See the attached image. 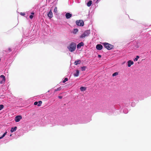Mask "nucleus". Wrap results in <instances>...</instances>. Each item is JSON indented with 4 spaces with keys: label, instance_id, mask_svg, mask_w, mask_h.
<instances>
[{
    "label": "nucleus",
    "instance_id": "1",
    "mask_svg": "<svg viewBox=\"0 0 151 151\" xmlns=\"http://www.w3.org/2000/svg\"><path fill=\"white\" fill-rule=\"evenodd\" d=\"M76 48V44L75 42H71L69 46L68 47V48L69 51L73 52L75 50Z\"/></svg>",
    "mask_w": 151,
    "mask_h": 151
},
{
    "label": "nucleus",
    "instance_id": "2",
    "mask_svg": "<svg viewBox=\"0 0 151 151\" xmlns=\"http://www.w3.org/2000/svg\"><path fill=\"white\" fill-rule=\"evenodd\" d=\"M90 33V30H87L85 31L81 36H80V38H84L86 37H87L89 35Z\"/></svg>",
    "mask_w": 151,
    "mask_h": 151
},
{
    "label": "nucleus",
    "instance_id": "3",
    "mask_svg": "<svg viewBox=\"0 0 151 151\" xmlns=\"http://www.w3.org/2000/svg\"><path fill=\"white\" fill-rule=\"evenodd\" d=\"M103 45H104L105 48L108 50H111L114 47L113 45L107 43H103Z\"/></svg>",
    "mask_w": 151,
    "mask_h": 151
},
{
    "label": "nucleus",
    "instance_id": "4",
    "mask_svg": "<svg viewBox=\"0 0 151 151\" xmlns=\"http://www.w3.org/2000/svg\"><path fill=\"white\" fill-rule=\"evenodd\" d=\"M76 23L77 25L80 26H83L84 24L83 21L80 20L76 21Z\"/></svg>",
    "mask_w": 151,
    "mask_h": 151
},
{
    "label": "nucleus",
    "instance_id": "5",
    "mask_svg": "<svg viewBox=\"0 0 151 151\" xmlns=\"http://www.w3.org/2000/svg\"><path fill=\"white\" fill-rule=\"evenodd\" d=\"M5 78L3 75H1L0 76V83L3 84L5 83Z\"/></svg>",
    "mask_w": 151,
    "mask_h": 151
},
{
    "label": "nucleus",
    "instance_id": "6",
    "mask_svg": "<svg viewBox=\"0 0 151 151\" xmlns=\"http://www.w3.org/2000/svg\"><path fill=\"white\" fill-rule=\"evenodd\" d=\"M22 118V117L21 116H17L15 118V121L16 122H19Z\"/></svg>",
    "mask_w": 151,
    "mask_h": 151
},
{
    "label": "nucleus",
    "instance_id": "7",
    "mask_svg": "<svg viewBox=\"0 0 151 151\" xmlns=\"http://www.w3.org/2000/svg\"><path fill=\"white\" fill-rule=\"evenodd\" d=\"M103 46L101 44H98L96 46V48L99 50H101L102 49Z\"/></svg>",
    "mask_w": 151,
    "mask_h": 151
},
{
    "label": "nucleus",
    "instance_id": "8",
    "mask_svg": "<svg viewBox=\"0 0 151 151\" xmlns=\"http://www.w3.org/2000/svg\"><path fill=\"white\" fill-rule=\"evenodd\" d=\"M127 66L128 67H130L131 65L134 64V62L133 61H132L131 60H129L127 62Z\"/></svg>",
    "mask_w": 151,
    "mask_h": 151
},
{
    "label": "nucleus",
    "instance_id": "9",
    "mask_svg": "<svg viewBox=\"0 0 151 151\" xmlns=\"http://www.w3.org/2000/svg\"><path fill=\"white\" fill-rule=\"evenodd\" d=\"M72 14L69 13H67L65 14V17L66 19H68L71 17Z\"/></svg>",
    "mask_w": 151,
    "mask_h": 151
},
{
    "label": "nucleus",
    "instance_id": "10",
    "mask_svg": "<svg viewBox=\"0 0 151 151\" xmlns=\"http://www.w3.org/2000/svg\"><path fill=\"white\" fill-rule=\"evenodd\" d=\"M84 45V43L83 42H81L79 43L77 45V48L78 49H80L81 46H83Z\"/></svg>",
    "mask_w": 151,
    "mask_h": 151
},
{
    "label": "nucleus",
    "instance_id": "11",
    "mask_svg": "<svg viewBox=\"0 0 151 151\" xmlns=\"http://www.w3.org/2000/svg\"><path fill=\"white\" fill-rule=\"evenodd\" d=\"M47 15L49 17H50V18H51L53 16H52V12L51 10H50V11L47 14Z\"/></svg>",
    "mask_w": 151,
    "mask_h": 151
},
{
    "label": "nucleus",
    "instance_id": "12",
    "mask_svg": "<svg viewBox=\"0 0 151 151\" xmlns=\"http://www.w3.org/2000/svg\"><path fill=\"white\" fill-rule=\"evenodd\" d=\"M81 62V61L80 60H78L77 61H76L74 63V64L75 65H77L78 64H80Z\"/></svg>",
    "mask_w": 151,
    "mask_h": 151
},
{
    "label": "nucleus",
    "instance_id": "13",
    "mask_svg": "<svg viewBox=\"0 0 151 151\" xmlns=\"http://www.w3.org/2000/svg\"><path fill=\"white\" fill-rule=\"evenodd\" d=\"M17 129V127H12L11 128L10 132H13L15 131Z\"/></svg>",
    "mask_w": 151,
    "mask_h": 151
},
{
    "label": "nucleus",
    "instance_id": "14",
    "mask_svg": "<svg viewBox=\"0 0 151 151\" xmlns=\"http://www.w3.org/2000/svg\"><path fill=\"white\" fill-rule=\"evenodd\" d=\"M79 74V71L77 70H76V73L74 74V76L75 77H77L78 76Z\"/></svg>",
    "mask_w": 151,
    "mask_h": 151
},
{
    "label": "nucleus",
    "instance_id": "15",
    "mask_svg": "<svg viewBox=\"0 0 151 151\" xmlns=\"http://www.w3.org/2000/svg\"><path fill=\"white\" fill-rule=\"evenodd\" d=\"M92 1H90L87 3V5L88 6H90L92 4Z\"/></svg>",
    "mask_w": 151,
    "mask_h": 151
},
{
    "label": "nucleus",
    "instance_id": "16",
    "mask_svg": "<svg viewBox=\"0 0 151 151\" xmlns=\"http://www.w3.org/2000/svg\"><path fill=\"white\" fill-rule=\"evenodd\" d=\"M80 89L81 91H85L86 90V88L84 87H81Z\"/></svg>",
    "mask_w": 151,
    "mask_h": 151
},
{
    "label": "nucleus",
    "instance_id": "17",
    "mask_svg": "<svg viewBox=\"0 0 151 151\" xmlns=\"http://www.w3.org/2000/svg\"><path fill=\"white\" fill-rule=\"evenodd\" d=\"M7 133V132H5L4 134H3V135L0 137V139L2 138H3L5 136V135L6 134V133Z\"/></svg>",
    "mask_w": 151,
    "mask_h": 151
},
{
    "label": "nucleus",
    "instance_id": "18",
    "mask_svg": "<svg viewBox=\"0 0 151 151\" xmlns=\"http://www.w3.org/2000/svg\"><path fill=\"white\" fill-rule=\"evenodd\" d=\"M38 102V104H37V106H41V104L42 103V101H40Z\"/></svg>",
    "mask_w": 151,
    "mask_h": 151
},
{
    "label": "nucleus",
    "instance_id": "19",
    "mask_svg": "<svg viewBox=\"0 0 151 151\" xmlns=\"http://www.w3.org/2000/svg\"><path fill=\"white\" fill-rule=\"evenodd\" d=\"M118 73H119L118 72H115L112 74V76H116L118 75Z\"/></svg>",
    "mask_w": 151,
    "mask_h": 151
},
{
    "label": "nucleus",
    "instance_id": "20",
    "mask_svg": "<svg viewBox=\"0 0 151 151\" xmlns=\"http://www.w3.org/2000/svg\"><path fill=\"white\" fill-rule=\"evenodd\" d=\"M86 66H83L82 67H81V70L82 71H84L85 70L86 68Z\"/></svg>",
    "mask_w": 151,
    "mask_h": 151
},
{
    "label": "nucleus",
    "instance_id": "21",
    "mask_svg": "<svg viewBox=\"0 0 151 151\" xmlns=\"http://www.w3.org/2000/svg\"><path fill=\"white\" fill-rule=\"evenodd\" d=\"M139 56H137L134 59V61H137L138 60V58H139Z\"/></svg>",
    "mask_w": 151,
    "mask_h": 151
},
{
    "label": "nucleus",
    "instance_id": "22",
    "mask_svg": "<svg viewBox=\"0 0 151 151\" xmlns=\"http://www.w3.org/2000/svg\"><path fill=\"white\" fill-rule=\"evenodd\" d=\"M68 81V78H65L64 80L63 81V83H65L66 81Z\"/></svg>",
    "mask_w": 151,
    "mask_h": 151
},
{
    "label": "nucleus",
    "instance_id": "23",
    "mask_svg": "<svg viewBox=\"0 0 151 151\" xmlns=\"http://www.w3.org/2000/svg\"><path fill=\"white\" fill-rule=\"evenodd\" d=\"M4 105H0V110H2L4 108Z\"/></svg>",
    "mask_w": 151,
    "mask_h": 151
},
{
    "label": "nucleus",
    "instance_id": "24",
    "mask_svg": "<svg viewBox=\"0 0 151 151\" xmlns=\"http://www.w3.org/2000/svg\"><path fill=\"white\" fill-rule=\"evenodd\" d=\"M61 89V88L60 87L58 88H57V89H55V91H59Z\"/></svg>",
    "mask_w": 151,
    "mask_h": 151
},
{
    "label": "nucleus",
    "instance_id": "25",
    "mask_svg": "<svg viewBox=\"0 0 151 151\" xmlns=\"http://www.w3.org/2000/svg\"><path fill=\"white\" fill-rule=\"evenodd\" d=\"M57 7H55V9H54V12L56 13L57 12Z\"/></svg>",
    "mask_w": 151,
    "mask_h": 151
},
{
    "label": "nucleus",
    "instance_id": "26",
    "mask_svg": "<svg viewBox=\"0 0 151 151\" xmlns=\"http://www.w3.org/2000/svg\"><path fill=\"white\" fill-rule=\"evenodd\" d=\"M74 32L76 33L78 31V29H74Z\"/></svg>",
    "mask_w": 151,
    "mask_h": 151
},
{
    "label": "nucleus",
    "instance_id": "27",
    "mask_svg": "<svg viewBox=\"0 0 151 151\" xmlns=\"http://www.w3.org/2000/svg\"><path fill=\"white\" fill-rule=\"evenodd\" d=\"M38 104V102L37 101H35L34 103V105H37Z\"/></svg>",
    "mask_w": 151,
    "mask_h": 151
},
{
    "label": "nucleus",
    "instance_id": "28",
    "mask_svg": "<svg viewBox=\"0 0 151 151\" xmlns=\"http://www.w3.org/2000/svg\"><path fill=\"white\" fill-rule=\"evenodd\" d=\"M8 51L9 52H11L12 51V50L11 48H9L8 49Z\"/></svg>",
    "mask_w": 151,
    "mask_h": 151
},
{
    "label": "nucleus",
    "instance_id": "29",
    "mask_svg": "<svg viewBox=\"0 0 151 151\" xmlns=\"http://www.w3.org/2000/svg\"><path fill=\"white\" fill-rule=\"evenodd\" d=\"M20 14L24 16L25 14L24 13L21 12L20 13Z\"/></svg>",
    "mask_w": 151,
    "mask_h": 151
},
{
    "label": "nucleus",
    "instance_id": "30",
    "mask_svg": "<svg viewBox=\"0 0 151 151\" xmlns=\"http://www.w3.org/2000/svg\"><path fill=\"white\" fill-rule=\"evenodd\" d=\"M29 18L30 19H32L33 17V16L32 15H30L29 16Z\"/></svg>",
    "mask_w": 151,
    "mask_h": 151
},
{
    "label": "nucleus",
    "instance_id": "31",
    "mask_svg": "<svg viewBox=\"0 0 151 151\" xmlns=\"http://www.w3.org/2000/svg\"><path fill=\"white\" fill-rule=\"evenodd\" d=\"M58 98L60 99H61L62 98V97L61 96H58Z\"/></svg>",
    "mask_w": 151,
    "mask_h": 151
},
{
    "label": "nucleus",
    "instance_id": "32",
    "mask_svg": "<svg viewBox=\"0 0 151 151\" xmlns=\"http://www.w3.org/2000/svg\"><path fill=\"white\" fill-rule=\"evenodd\" d=\"M98 57L99 58H101V55H98Z\"/></svg>",
    "mask_w": 151,
    "mask_h": 151
},
{
    "label": "nucleus",
    "instance_id": "33",
    "mask_svg": "<svg viewBox=\"0 0 151 151\" xmlns=\"http://www.w3.org/2000/svg\"><path fill=\"white\" fill-rule=\"evenodd\" d=\"M31 14H34V13L33 12H32Z\"/></svg>",
    "mask_w": 151,
    "mask_h": 151
},
{
    "label": "nucleus",
    "instance_id": "34",
    "mask_svg": "<svg viewBox=\"0 0 151 151\" xmlns=\"http://www.w3.org/2000/svg\"><path fill=\"white\" fill-rule=\"evenodd\" d=\"M99 1V0H97V1Z\"/></svg>",
    "mask_w": 151,
    "mask_h": 151
}]
</instances>
